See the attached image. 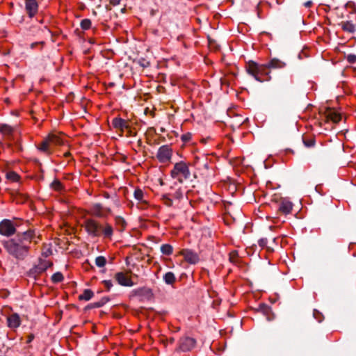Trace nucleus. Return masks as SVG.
I'll list each match as a JSON object with an SVG mask.
<instances>
[{"label":"nucleus","mask_w":356,"mask_h":356,"mask_svg":"<svg viewBox=\"0 0 356 356\" xmlns=\"http://www.w3.org/2000/svg\"><path fill=\"white\" fill-rule=\"evenodd\" d=\"M35 236V231L28 229L19 232L15 237L3 241V246L9 255L18 261H22L29 254L31 245Z\"/></svg>","instance_id":"obj_1"},{"label":"nucleus","mask_w":356,"mask_h":356,"mask_svg":"<svg viewBox=\"0 0 356 356\" xmlns=\"http://www.w3.org/2000/svg\"><path fill=\"white\" fill-rule=\"evenodd\" d=\"M286 66V63L277 58H273L266 64H259L254 61L249 60L245 65L248 74L252 76L259 82H264L270 80V69H282Z\"/></svg>","instance_id":"obj_2"},{"label":"nucleus","mask_w":356,"mask_h":356,"mask_svg":"<svg viewBox=\"0 0 356 356\" xmlns=\"http://www.w3.org/2000/svg\"><path fill=\"white\" fill-rule=\"evenodd\" d=\"M83 226L88 234L92 237L102 236L104 238L111 239L113 235V227L107 222L100 223L93 218H86Z\"/></svg>","instance_id":"obj_3"},{"label":"nucleus","mask_w":356,"mask_h":356,"mask_svg":"<svg viewBox=\"0 0 356 356\" xmlns=\"http://www.w3.org/2000/svg\"><path fill=\"white\" fill-rule=\"evenodd\" d=\"M170 176L179 183H183L184 180L189 179L191 177L188 164L182 161L175 163L170 171Z\"/></svg>","instance_id":"obj_4"},{"label":"nucleus","mask_w":356,"mask_h":356,"mask_svg":"<svg viewBox=\"0 0 356 356\" xmlns=\"http://www.w3.org/2000/svg\"><path fill=\"white\" fill-rule=\"evenodd\" d=\"M275 202L277 203V216L273 218V222L274 223L284 222L285 220H282L278 215L282 214L286 216L290 214L292 211L293 204L288 198L286 197H280L279 200H275Z\"/></svg>","instance_id":"obj_5"},{"label":"nucleus","mask_w":356,"mask_h":356,"mask_svg":"<svg viewBox=\"0 0 356 356\" xmlns=\"http://www.w3.org/2000/svg\"><path fill=\"white\" fill-rule=\"evenodd\" d=\"M183 195V190L181 188H179L172 193H169L161 195V200L165 206L170 207L173 205V200H180L182 199Z\"/></svg>","instance_id":"obj_6"},{"label":"nucleus","mask_w":356,"mask_h":356,"mask_svg":"<svg viewBox=\"0 0 356 356\" xmlns=\"http://www.w3.org/2000/svg\"><path fill=\"white\" fill-rule=\"evenodd\" d=\"M17 226V225L15 224L12 220L3 219L0 222V234L7 237L13 236L16 232Z\"/></svg>","instance_id":"obj_7"},{"label":"nucleus","mask_w":356,"mask_h":356,"mask_svg":"<svg viewBox=\"0 0 356 356\" xmlns=\"http://www.w3.org/2000/svg\"><path fill=\"white\" fill-rule=\"evenodd\" d=\"M52 266V263L45 259H40L37 265H35L29 271V275L31 277H36L38 275L42 274Z\"/></svg>","instance_id":"obj_8"},{"label":"nucleus","mask_w":356,"mask_h":356,"mask_svg":"<svg viewBox=\"0 0 356 356\" xmlns=\"http://www.w3.org/2000/svg\"><path fill=\"white\" fill-rule=\"evenodd\" d=\"M196 345L195 339L189 337H183L179 341L178 348L176 349L177 352H188L192 350Z\"/></svg>","instance_id":"obj_9"},{"label":"nucleus","mask_w":356,"mask_h":356,"mask_svg":"<svg viewBox=\"0 0 356 356\" xmlns=\"http://www.w3.org/2000/svg\"><path fill=\"white\" fill-rule=\"evenodd\" d=\"M172 156V148L167 145L161 146L157 152L156 158L160 163H165L170 161Z\"/></svg>","instance_id":"obj_10"},{"label":"nucleus","mask_w":356,"mask_h":356,"mask_svg":"<svg viewBox=\"0 0 356 356\" xmlns=\"http://www.w3.org/2000/svg\"><path fill=\"white\" fill-rule=\"evenodd\" d=\"M134 197L135 200L137 201L138 204L140 208L144 209L146 208L149 203L147 200V194L141 188H136L134 192Z\"/></svg>","instance_id":"obj_11"},{"label":"nucleus","mask_w":356,"mask_h":356,"mask_svg":"<svg viewBox=\"0 0 356 356\" xmlns=\"http://www.w3.org/2000/svg\"><path fill=\"white\" fill-rule=\"evenodd\" d=\"M179 254L191 264H195L200 261L199 255L195 251L190 249H183Z\"/></svg>","instance_id":"obj_12"},{"label":"nucleus","mask_w":356,"mask_h":356,"mask_svg":"<svg viewBox=\"0 0 356 356\" xmlns=\"http://www.w3.org/2000/svg\"><path fill=\"white\" fill-rule=\"evenodd\" d=\"M195 169L202 175L206 174L209 170V163L207 159L204 156H195L193 162Z\"/></svg>","instance_id":"obj_13"},{"label":"nucleus","mask_w":356,"mask_h":356,"mask_svg":"<svg viewBox=\"0 0 356 356\" xmlns=\"http://www.w3.org/2000/svg\"><path fill=\"white\" fill-rule=\"evenodd\" d=\"M114 277L117 282L121 286H132L134 284L131 277H128L124 272H118L115 273Z\"/></svg>","instance_id":"obj_14"},{"label":"nucleus","mask_w":356,"mask_h":356,"mask_svg":"<svg viewBox=\"0 0 356 356\" xmlns=\"http://www.w3.org/2000/svg\"><path fill=\"white\" fill-rule=\"evenodd\" d=\"M25 9L29 17H34L38 11V4L36 0H25Z\"/></svg>","instance_id":"obj_15"},{"label":"nucleus","mask_w":356,"mask_h":356,"mask_svg":"<svg viewBox=\"0 0 356 356\" xmlns=\"http://www.w3.org/2000/svg\"><path fill=\"white\" fill-rule=\"evenodd\" d=\"M324 116L327 121H331L334 123H338L341 119V114L332 108H327L324 112Z\"/></svg>","instance_id":"obj_16"},{"label":"nucleus","mask_w":356,"mask_h":356,"mask_svg":"<svg viewBox=\"0 0 356 356\" xmlns=\"http://www.w3.org/2000/svg\"><path fill=\"white\" fill-rule=\"evenodd\" d=\"M47 138L49 141L52 148L54 146L61 145L64 143L62 134L60 133L49 134Z\"/></svg>","instance_id":"obj_17"},{"label":"nucleus","mask_w":356,"mask_h":356,"mask_svg":"<svg viewBox=\"0 0 356 356\" xmlns=\"http://www.w3.org/2000/svg\"><path fill=\"white\" fill-rule=\"evenodd\" d=\"M38 149L46 155H50L53 152V148L48 139L45 138L40 144L38 145Z\"/></svg>","instance_id":"obj_18"},{"label":"nucleus","mask_w":356,"mask_h":356,"mask_svg":"<svg viewBox=\"0 0 356 356\" xmlns=\"http://www.w3.org/2000/svg\"><path fill=\"white\" fill-rule=\"evenodd\" d=\"M8 326L10 328L15 329L19 327L21 324L20 317L17 314H13L7 318Z\"/></svg>","instance_id":"obj_19"},{"label":"nucleus","mask_w":356,"mask_h":356,"mask_svg":"<svg viewBox=\"0 0 356 356\" xmlns=\"http://www.w3.org/2000/svg\"><path fill=\"white\" fill-rule=\"evenodd\" d=\"M112 125L115 129L121 131H123L124 129L129 128L128 122L120 118H115L112 120Z\"/></svg>","instance_id":"obj_20"},{"label":"nucleus","mask_w":356,"mask_h":356,"mask_svg":"<svg viewBox=\"0 0 356 356\" xmlns=\"http://www.w3.org/2000/svg\"><path fill=\"white\" fill-rule=\"evenodd\" d=\"M90 214L97 218L104 217L103 213V207L101 204L97 203L92 205L90 207Z\"/></svg>","instance_id":"obj_21"},{"label":"nucleus","mask_w":356,"mask_h":356,"mask_svg":"<svg viewBox=\"0 0 356 356\" xmlns=\"http://www.w3.org/2000/svg\"><path fill=\"white\" fill-rule=\"evenodd\" d=\"M339 25L345 32L353 33L355 31V26L350 21H343L339 24Z\"/></svg>","instance_id":"obj_22"},{"label":"nucleus","mask_w":356,"mask_h":356,"mask_svg":"<svg viewBox=\"0 0 356 356\" xmlns=\"http://www.w3.org/2000/svg\"><path fill=\"white\" fill-rule=\"evenodd\" d=\"M302 142L304 145L306 147H312L315 145L316 140L315 138L313 136L309 135H303L302 136Z\"/></svg>","instance_id":"obj_23"},{"label":"nucleus","mask_w":356,"mask_h":356,"mask_svg":"<svg viewBox=\"0 0 356 356\" xmlns=\"http://www.w3.org/2000/svg\"><path fill=\"white\" fill-rule=\"evenodd\" d=\"M163 281L166 284L172 285L176 281V277L172 272H168L163 275Z\"/></svg>","instance_id":"obj_24"},{"label":"nucleus","mask_w":356,"mask_h":356,"mask_svg":"<svg viewBox=\"0 0 356 356\" xmlns=\"http://www.w3.org/2000/svg\"><path fill=\"white\" fill-rule=\"evenodd\" d=\"M13 132V128L6 124H0V133L4 136H10Z\"/></svg>","instance_id":"obj_25"},{"label":"nucleus","mask_w":356,"mask_h":356,"mask_svg":"<svg viewBox=\"0 0 356 356\" xmlns=\"http://www.w3.org/2000/svg\"><path fill=\"white\" fill-rule=\"evenodd\" d=\"M94 295V293L90 289H85L82 294L79 295V299L80 300L88 301Z\"/></svg>","instance_id":"obj_26"},{"label":"nucleus","mask_w":356,"mask_h":356,"mask_svg":"<svg viewBox=\"0 0 356 356\" xmlns=\"http://www.w3.org/2000/svg\"><path fill=\"white\" fill-rule=\"evenodd\" d=\"M161 252L165 255H171L173 252V247L170 244H163L161 246Z\"/></svg>","instance_id":"obj_27"},{"label":"nucleus","mask_w":356,"mask_h":356,"mask_svg":"<svg viewBox=\"0 0 356 356\" xmlns=\"http://www.w3.org/2000/svg\"><path fill=\"white\" fill-rule=\"evenodd\" d=\"M51 188L56 191H61L63 189V186L58 179H55L51 184Z\"/></svg>","instance_id":"obj_28"},{"label":"nucleus","mask_w":356,"mask_h":356,"mask_svg":"<svg viewBox=\"0 0 356 356\" xmlns=\"http://www.w3.org/2000/svg\"><path fill=\"white\" fill-rule=\"evenodd\" d=\"M64 277L63 274L60 272H56L54 273L51 276V281L53 283H58L63 280Z\"/></svg>","instance_id":"obj_29"},{"label":"nucleus","mask_w":356,"mask_h":356,"mask_svg":"<svg viewBox=\"0 0 356 356\" xmlns=\"http://www.w3.org/2000/svg\"><path fill=\"white\" fill-rule=\"evenodd\" d=\"M115 224L120 227L121 229H124L126 226V222L122 217L117 216L115 218Z\"/></svg>","instance_id":"obj_30"},{"label":"nucleus","mask_w":356,"mask_h":356,"mask_svg":"<svg viewBox=\"0 0 356 356\" xmlns=\"http://www.w3.org/2000/svg\"><path fill=\"white\" fill-rule=\"evenodd\" d=\"M91 20L89 19H84L81 22V27L83 30H88L91 27Z\"/></svg>","instance_id":"obj_31"},{"label":"nucleus","mask_w":356,"mask_h":356,"mask_svg":"<svg viewBox=\"0 0 356 356\" xmlns=\"http://www.w3.org/2000/svg\"><path fill=\"white\" fill-rule=\"evenodd\" d=\"M106 264V259L103 256H99L95 259V264L98 267H104Z\"/></svg>","instance_id":"obj_32"},{"label":"nucleus","mask_w":356,"mask_h":356,"mask_svg":"<svg viewBox=\"0 0 356 356\" xmlns=\"http://www.w3.org/2000/svg\"><path fill=\"white\" fill-rule=\"evenodd\" d=\"M7 178L13 181H17L19 179V176L15 172H9L6 175Z\"/></svg>","instance_id":"obj_33"},{"label":"nucleus","mask_w":356,"mask_h":356,"mask_svg":"<svg viewBox=\"0 0 356 356\" xmlns=\"http://www.w3.org/2000/svg\"><path fill=\"white\" fill-rule=\"evenodd\" d=\"M181 139L184 143H189L192 139V134L190 132L185 133L181 135Z\"/></svg>","instance_id":"obj_34"},{"label":"nucleus","mask_w":356,"mask_h":356,"mask_svg":"<svg viewBox=\"0 0 356 356\" xmlns=\"http://www.w3.org/2000/svg\"><path fill=\"white\" fill-rule=\"evenodd\" d=\"M136 294L138 296H142L145 293L150 294L152 291L150 289L147 288H139L135 291Z\"/></svg>","instance_id":"obj_35"},{"label":"nucleus","mask_w":356,"mask_h":356,"mask_svg":"<svg viewBox=\"0 0 356 356\" xmlns=\"http://www.w3.org/2000/svg\"><path fill=\"white\" fill-rule=\"evenodd\" d=\"M108 302V299L106 298H102L101 300L98 301V302H94L92 303V307H96V308H99V307H102V306H104L106 302Z\"/></svg>","instance_id":"obj_36"},{"label":"nucleus","mask_w":356,"mask_h":356,"mask_svg":"<svg viewBox=\"0 0 356 356\" xmlns=\"http://www.w3.org/2000/svg\"><path fill=\"white\" fill-rule=\"evenodd\" d=\"M259 311L261 312L265 315H268L270 312V308L266 305L263 304L259 305Z\"/></svg>","instance_id":"obj_37"},{"label":"nucleus","mask_w":356,"mask_h":356,"mask_svg":"<svg viewBox=\"0 0 356 356\" xmlns=\"http://www.w3.org/2000/svg\"><path fill=\"white\" fill-rule=\"evenodd\" d=\"M346 59L349 63L353 64L356 62V55L352 54H348Z\"/></svg>","instance_id":"obj_38"},{"label":"nucleus","mask_w":356,"mask_h":356,"mask_svg":"<svg viewBox=\"0 0 356 356\" xmlns=\"http://www.w3.org/2000/svg\"><path fill=\"white\" fill-rule=\"evenodd\" d=\"M102 283L104 284L105 288L109 291L112 286H113V284H112V282L111 280H104L102 282Z\"/></svg>","instance_id":"obj_39"},{"label":"nucleus","mask_w":356,"mask_h":356,"mask_svg":"<svg viewBox=\"0 0 356 356\" xmlns=\"http://www.w3.org/2000/svg\"><path fill=\"white\" fill-rule=\"evenodd\" d=\"M267 243H268V240H267V238H260V239L258 241V244H259V245L260 247H261V248H264V247L266 246Z\"/></svg>","instance_id":"obj_40"},{"label":"nucleus","mask_w":356,"mask_h":356,"mask_svg":"<svg viewBox=\"0 0 356 356\" xmlns=\"http://www.w3.org/2000/svg\"><path fill=\"white\" fill-rule=\"evenodd\" d=\"M140 64L143 67H147L149 66V62H146L145 60H143L142 61H140Z\"/></svg>","instance_id":"obj_41"},{"label":"nucleus","mask_w":356,"mask_h":356,"mask_svg":"<svg viewBox=\"0 0 356 356\" xmlns=\"http://www.w3.org/2000/svg\"><path fill=\"white\" fill-rule=\"evenodd\" d=\"M34 339V336L33 334H29L28 336V339H27V341L26 342L29 343H31Z\"/></svg>","instance_id":"obj_42"},{"label":"nucleus","mask_w":356,"mask_h":356,"mask_svg":"<svg viewBox=\"0 0 356 356\" xmlns=\"http://www.w3.org/2000/svg\"><path fill=\"white\" fill-rule=\"evenodd\" d=\"M41 44L42 46L44 44V42H34L31 44V48H34L36 45Z\"/></svg>","instance_id":"obj_43"},{"label":"nucleus","mask_w":356,"mask_h":356,"mask_svg":"<svg viewBox=\"0 0 356 356\" xmlns=\"http://www.w3.org/2000/svg\"><path fill=\"white\" fill-rule=\"evenodd\" d=\"M312 4V2L311 1H307V2H305V3H304V6H305L306 8H309V7H311Z\"/></svg>","instance_id":"obj_44"},{"label":"nucleus","mask_w":356,"mask_h":356,"mask_svg":"<svg viewBox=\"0 0 356 356\" xmlns=\"http://www.w3.org/2000/svg\"><path fill=\"white\" fill-rule=\"evenodd\" d=\"M120 2V0H111V3L113 5H118Z\"/></svg>","instance_id":"obj_45"},{"label":"nucleus","mask_w":356,"mask_h":356,"mask_svg":"<svg viewBox=\"0 0 356 356\" xmlns=\"http://www.w3.org/2000/svg\"><path fill=\"white\" fill-rule=\"evenodd\" d=\"M158 181H159V185H160V186H163V185H165V183H164L163 180L161 178H159V179H158Z\"/></svg>","instance_id":"obj_46"},{"label":"nucleus","mask_w":356,"mask_h":356,"mask_svg":"<svg viewBox=\"0 0 356 356\" xmlns=\"http://www.w3.org/2000/svg\"><path fill=\"white\" fill-rule=\"evenodd\" d=\"M314 317L317 319V321H318V322H321V318H318V317H317L316 314V312H314Z\"/></svg>","instance_id":"obj_47"},{"label":"nucleus","mask_w":356,"mask_h":356,"mask_svg":"<svg viewBox=\"0 0 356 356\" xmlns=\"http://www.w3.org/2000/svg\"><path fill=\"white\" fill-rule=\"evenodd\" d=\"M109 197H110V196H109L108 193H105V194H104V197H106V198H109Z\"/></svg>","instance_id":"obj_48"},{"label":"nucleus","mask_w":356,"mask_h":356,"mask_svg":"<svg viewBox=\"0 0 356 356\" xmlns=\"http://www.w3.org/2000/svg\"><path fill=\"white\" fill-rule=\"evenodd\" d=\"M115 202L116 203V204L118 206L119 205V202L118 201V200H115Z\"/></svg>","instance_id":"obj_49"},{"label":"nucleus","mask_w":356,"mask_h":356,"mask_svg":"<svg viewBox=\"0 0 356 356\" xmlns=\"http://www.w3.org/2000/svg\"><path fill=\"white\" fill-rule=\"evenodd\" d=\"M106 210L108 212H111V209H109V208L106 209Z\"/></svg>","instance_id":"obj_50"},{"label":"nucleus","mask_w":356,"mask_h":356,"mask_svg":"<svg viewBox=\"0 0 356 356\" xmlns=\"http://www.w3.org/2000/svg\"><path fill=\"white\" fill-rule=\"evenodd\" d=\"M173 341H174V339H170V342H171V343H173Z\"/></svg>","instance_id":"obj_51"}]
</instances>
